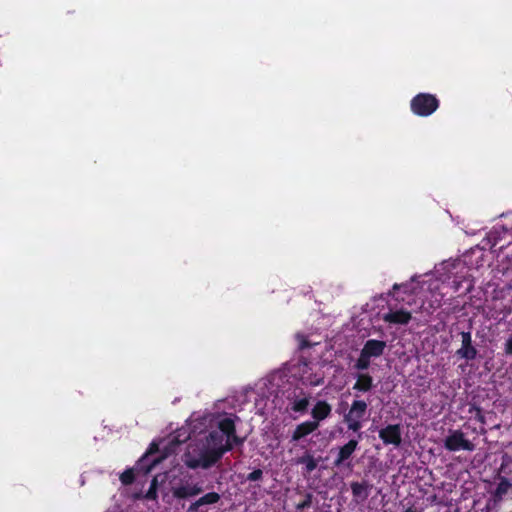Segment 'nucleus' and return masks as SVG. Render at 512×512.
<instances>
[{"instance_id":"nucleus-31","label":"nucleus","mask_w":512,"mask_h":512,"mask_svg":"<svg viewBox=\"0 0 512 512\" xmlns=\"http://www.w3.org/2000/svg\"><path fill=\"white\" fill-rule=\"evenodd\" d=\"M226 441H230L234 446L242 445L245 441V438L239 437L236 433L233 436H229Z\"/></svg>"},{"instance_id":"nucleus-35","label":"nucleus","mask_w":512,"mask_h":512,"mask_svg":"<svg viewBox=\"0 0 512 512\" xmlns=\"http://www.w3.org/2000/svg\"><path fill=\"white\" fill-rule=\"evenodd\" d=\"M480 433L481 434H485L486 433V429L482 427L481 430H480Z\"/></svg>"},{"instance_id":"nucleus-10","label":"nucleus","mask_w":512,"mask_h":512,"mask_svg":"<svg viewBox=\"0 0 512 512\" xmlns=\"http://www.w3.org/2000/svg\"><path fill=\"white\" fill-rule=\"evenodd\" d=\"M461 347L456 351V355L466 361H472L477 357V349L473 345L472 335L470 331H462Z\"/></svg>"},{"instance_id":"nucleus-19","label":"nucleus","mask_w":512,"mask_h":512,"mask_svg":"<svg viewBox=\"0 0 512 512\" xmlns=\"http://www.w3.org/2000/svg\"><path fill=\"white\" fill-rule=\"evenodd\" d=\"M218 432L223 433V436L227 439L229 436H233L236 431L235 422L230 417H225L218 422Z\"/></svg>"},{"instance_id":"nucleus-32","label":"nucleus","mask_w":512,"mask_h":512,"mask_svg":"<svg viewBox=\"0 0 512 512\" xmlns=\"http://www.w3.org/2000/svg\"><path fill=\"white\" fill-rule=\"evenodd\" d=\"M504 351L507 355H512V335L506 340Z\"/></svg>"},{"instance_id":"nucleus-34","label":"nucleus","mask_w":512,"mask_h":512,"mask_svg":"<svg viewBox=\"0 0 512 512\" xmlns=\"http://www.w3.org/2000/svg\"><path fill=\"white\" fill-rule=\"evenodd\" d=\"M404 512H416V510L412 507H409Z\"/></svg>"},{"instance_id":"nucleus-21","label":"nucleus","mask_w":512,"mask_h":512,"mask_svg":"<svg viewBox=\"0 0 512 512\" xmlns=\"http://www.w3.org/2000/svg\"><path fill=\"white\" fill-rule=\"evenodd\" d=\"M512 484L506 477H501L497 487L493 493L495 500H502L503 497L507 494Z\"/></svg>"},{"instance_id":"nucleus-25","label":"nucleus","mask_w":512,"mask_h":512,"mask_svg":"<svg viewBox=\"0 0 512 512\" xmlns=\"http://www.w3.org/2000/svg\"><path fill=\"white\" fill-rule=\"evenodd\" d=\"M370 359L363 351L360 352V356L354 364V368L359 371L367 370L370 366Z\"/></svg>"},{"instance_id":"nucleus-7","label":"nucleus","mask_w":512,"mask_h":512,"mask_svg":"<svg viewBox=\"0 0 512 512\" xmlns=\"http://www.w3.org/2000/svg\"><path fill=\"white\" fill-rule=\"evenodd\" d=\"M388 312L384 313L382 319L389 325H407L411 319L412 314L404 307H397V304L388 302Z\"/></svg>"},{"instance_id":"nucleus-18","label":"nucleus","mask_w":512,"mask_h":512,"mask_svg":"<svg viewBox=\"0 0 512 512\" xmlns=\"http://www.w3.org/2000/svg\"><path fill=\"white\" fill-rule=\"evenodd\" d=\"M389 296L393 297L397 302L399 301H406L407 297H411L412 294L410 292V285L408 284H394L392 287V290L388 293Z\"/></svg>"},{"instance_id":"nucleus-14","label":"nucleus","mask_w":512,"mask_h":512,"mask_svg":"<svg viewBox=\"0 0 512 512\" xmlns=\"http://www.w3.org/2000/svg\"><path fill=\"white\" fill-rule=\"evenodd\" d=\"M386 348V342L382 340L369 339L365 342L361 351L369 357H380Z\"/></svg>"},{"instance_id":"nucleus-29","label":"nucleus","mask_w":512,"mask_h":512,"mask_svg":"<svg viewBox=\"0 0 512 512\" xmlns=\"http://www.w3.org/2000/svg\"><path fill=\"white\" fill-rule=\"evenodd\" d=\"M313 495L311 493H306L303 501L299 502L296 505L297 510H305L312 505Z\"/></svg>"},{"instance_id":"nucleus-23","label":"nucleus","mask_w":512,"mask_h":512,"mask_svg":"<svg viewBox=\"0 0 512 512\" xmlns=\"http://www.w3.org/2000/svg\"><path fill=\"white\" fill-rule=\"evenodd\" d=\"M324 373L322 371L316 373H310L307 376L302 377V382L304 385L308 386H320L324 383Z\"/></svg>"},{"instance_id":"nucleus-9","label":"nucleus","mask_w":512,"mask_h":512,"mask_svg":"<svg viewBox=\"0 0 512 512\" xmlns=\"http://www.w3.org/2000/svg\"><path fill=\"white\" fill-rule=\"evenodd\" d=\"M379 438L385 445L400 446L402 442V431L399 424H389L379 430Z\"/></svg>"},{"instance_id":"nucleus-11","label":"nucleus","mask_w":512,"mask_h":512,"mask_svg":"<svg viewBox=\"0 0 512 512\" xmlns=\"http://www.w3.org/2000/svg\"><path fill=\"white\" fill-rule=\"evenodd\" d=\"M319 428V424L313 421H304L298 424L292 433L291 441L297 442Z\"/></svg>"},{"instance_id":"nucleus-17","label":"nucleus","mask_w":512,"mask_h":512,"mask_svg":"<svg viewBox=\"0 0 512 512\" xmlns=\"http://www.w3.org/2000/svg\"><path fill=\"white\" fill-rule=\"evenodd\" d=\"M373 388V378L368 373H360L357 375V380L353 385V390L359 392H368Z\"/></svg>"},{"instance_id":"nucleus-12","label":"nucleus","mask_w":512,"mask_h":512,"mask_svg":"<svg viewBox=\"0 0 512 512\" xmlns=\"http://www.w3.org/2000/svg\"><path fill=\"white\" fill-rule=\"evenodd\" d=\"M331 411L332 407L328 402L324 400L317 401L311 410V416L314 419L313 422H317L319 424L330 416Z\"/></svg>"},{"instance_id":"nucleus-1","label":"nucleus","mask_w":512,"mask_h":512,"mask_svg":"<svg viewBox=\"0 0 512 512\" xmlns=\"http://www.w3.org/2000/svg\"><path fill=\"white\" fill-rule=\"evenodd\" d=\"M220 453L212 451L203 443L195 446H189L183 455V462L189 469H209L216 465L219 461Z\"/></svg>"},{"instance_id":"nucleus-2","label":"nucleus","mask_w":512,"mask_h":512,"mask_svg":"<svg viewBox=\"0 0 512 512\" xmlns=\"http://www.w3.org/2000/svg\"><path fill=\"white\" fill-rule=\"evenodd\" d=\"M439 105L438 98L430 93H418L410 101L411 111L419 117L432 115L439 108Z\"/></svg>"},{"instance_id":"nucleus-27","label":"nucleus","mask_w":512,"mask_h":512,"mask_svg":"<svg viewBox=\"0 0 512 512\" xmlns=\"http://www.w3.org/2000/svg\"><path fill=\"white\" fill-rule=\"evenodd\" d=\"M469 413H471V414L474 413V419L477 420L482 425H484L486 423V419L482 412L481 407H479L475 404H472L469 408Z\"/></svg>"},{"instance_id":"nucleus-4","label":"nucleus","mask_w":512,"mask_h":512,"mask_svg":"<svg viewBox=\"0 0 512 512\" xmlns=\"http://www.w3.org/2000/svg\"><path fill=\"white\" fill-rule=\"evenodd\" d=\"M358 446V439H350L347 443L340 446L338 448L337 456L333 461V467L337 469L345 468L351 470L353 468L351 458L355 451L358 449Z\"/></svg>"},{"instance_id":"nucleus-30","label":"nucleus","mask_w":512,"mask_h":512,"mask_svg":"<svg viewBox=\"0 0 512 512\" xmlns=\"http://www.w3.org/2000/svg\"><path fill=\"white\" fill-rule=\"evenodd\" d=\"M298 346L300 350H305L307 348H311L313 344L307 339L305 335L298 334L297 335Z\"/></svg>"},{"instance_id":"nucleus-24","label":"nucleus","mask_w":512,"mask_h":512,"mask_svg":"<svg viewBox=\"0 0 512 512\" xmlns=\"http://www.w3.org/2000/svg\"><path fill=\"white\" fill-rule=\"evenodd\" d=\"M157 489H158V481L157 478L154 477L150 483V487L148 491L142 495V494H136L135 498L140 499L144 498L146 500H156L157 499Z\"/></svg>"},{"instance_id":"nucleus-20","label":"nucleus","mask_w":512,"mask_h":512,"mask_svg":"<svg viewBox=\"0 0 512 512\" xmlns=\"http://www.w3.org/2000/svg\"><path fill=\"white\" fill-rule=\"evenodd\" d=\"M296 462L297 464L305 465V473L307 474L313 472L318 466L317 460L309 452H306L301 457H299Z\"/></svg>"},{"instance_id":"nucleus-6","label":"nucleus","mask_w":512,"mask_h":512,"mask_svg":"<svg viewBox=\"0 0 512 512\" xmlns=\"http://www.w3.org/2000/svg\"><path fill=\"white\" fill-rule=\"evenodd\" d=\"M444 448L450 452L459 450L473 451L475 446L470 440L465 438V434L461 430L457 429L452 430L445 438Z\"/></svg>"},{"instance_id":"nucleus-22","label":"nucleus","mask_w":512,"mask_h":512,"mask_svg":"<svg viewBox=\"0 0 512 512\" xmlns=\"http://www.w3.org/2000/svg\"><path fill=\"white\" fill-rule=\"evenodd\" d=\"M309 397L304 396L302 398L295 397L291 401V410L296 413L304 414L307 412L308 406H309Z\"/></svg>"},{"instance_id":"nucleus-5","label":"nucleus","mask_w":512,"mask_h":512,"mask_svg":"<svg viewBox=\"0 0 512 512\" xmlns=\"http://www.w3.org/2000/svg\"><path fill=\"white\" fill-rule=\"evenodd\" d=\"M201 443H203L212 451L220 453L221 459L225 453L233 449V443L230 441H226V438L223 436V433L218 432L217 430L210 431L205 436L204 440Z\"/></svg>"},{"instance_id":"nucleus-3","label":"nucleus","mask_w":512,"mask_h":512,"mask_svg":"<svg viewBox=\"0 0 512 512\" xmlns=\"http://www.w3.org/2000/svg\"><path fill=\"white\" fill-rule=\"evenodd\" d=\"M368 404L364 400H354L350 409L343 416V421L347 425L348 430L359 433L363 427V420L367 414Z\"/></svg>"},{"instance_id":"nucleus-28","label":"nucleus","mask_w":512,"mask_h":512,"mask_svg":"<svg viewBox=\"0 0 512 512\" xmlns=\"http://www.w3.org/2000/svg\"><path fill=\"white\" fill-rule=\"evenodd\" d=\"M262 479H263V470L259 469V468L253 470L246 476V481H249V482L261 481Z\"/></svg>"},{"instance_id":"nucleus-16","label":"nucleus","mask_w":512,"mask_h":512,"mask_svg":"<svg viewBox=\"0 0 512 512\" xmlns=\"http://www.w3.org/2000/svg\"><path fill=\"white\" fill-rule=\"evenodd\" d=\"M160 462V458H155L145 453L136 463V470L143 474L149 473L153 467Z\"/></svg>"},{"instance_id":"nucleus-15","label":"nucleus","mask_w":512,"mask_h":512,"mask_svg":"<svg viewBox=\"0 0 512 512\" xmlns=\"http://www.w3.org/2000/svg\"><path fill=\"white\" fill-rule=\"evenodd\" d=\"M371 487L372 486L366 480L361 482H352L350 484L353 497L360 501H364L368 498Z\"/></svg>"},{"instance_id":"nucleus-26","label":"nucleus","mask_w":512,"mask_h":512,"mask_svg":"<svg viewBox=\"0 0 512 512\" xmlns=\"http://www.w3.org/2000/svg\"><path fill=\"white\" fill-rule=\"evenodd\" d=\"M120 481L123 485H131L135 481V473L133 468L126 469L121 475H120Z\"/></svg>"},{"instance_id":"nucleus-8","label":"nucleus","mask_w":512,"mask_h":512,"mask_svg":"<svg viewBox=\"0 0 512 512\" xmlns=\"http://www.w3.org/2000/svg\"><path fill=\"white\" fill-rule=\"evenodd\" d=\"M203 489L198 483L180 480L178 484H172L171 492L175 499L182 500L191 498L202 493Z\"/></svg>"},{"instance_id":"nucleus-33","label":"nucleus","mask_w":512,"mask_h":512,"mask_svg":"<svg viewBox=\"0 0 512 512\" xmlns=\"http://www.w3.org/2000/svg\"><path fill=\"white\" fill-rule=\"evenodd\" d=\"M158 451H159L158 445L153 442L150 444L149 449L147 450L146 453H149V455L153 457V455L155 453H157Z\"/></svg>"},{"instance_id":"nucleus-13","label":"nucleus","mask_w":512,"mask_h":512,"mask_svg":"<svg viewBox=\"0 0 512 512\" xmlns=\"http://www.w3.org/2000/svg\"><path fill=\"white\" fill-rule=\"evenodd\" d=\"M221 496L217 492H208L191 503L188 507V512H198L199 508L204 505H213L220 501Z\"/></svg>"}]
</instances>
